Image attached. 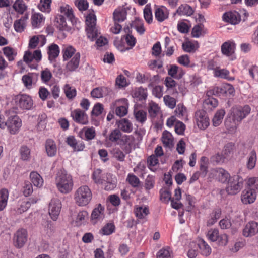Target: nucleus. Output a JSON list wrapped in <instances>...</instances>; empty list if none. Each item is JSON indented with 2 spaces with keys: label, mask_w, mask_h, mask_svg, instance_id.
Wrapping results in <instances>:
<instances>
[{
  "label": "nucleus",
  "mask_w": 258,
  "mask_h": 258,
  "mask_svg": "<svg viewBox=\"0 0 258 258\" xmlns=\"http://www.w3.org/2000/svg\"><path fill=\"white\" fill-rule=\"evenodd\" d=\"M55 183L58 190L64 194L70 192L74 185L72 176L64 170H60L56 174Z\"/></svg>",
  "instance_id": "1"
},
{
  "label": "nucleus",
  "mask_w": 258,
  "mask_h": 258,
  "mask_svg": "<svg viewBox=\"0 0 258 258\" xmlns=\"http://www.w3.org/2000/svg\"><path fill=\"white\" fill-rule=\"evenodd\" d=\"M6 120L0 115V127L4 128L7 127L9 132L12 134H16L21 126V121L19 117L12 111L8 110L5 112Z\"/></svg>",
  "instance_id": "2"
},
{
  "label": "nucleus",
  "mask_w": 258,
  "mask_h": 258,
  "mask_svg": "<svg viewBox=\"0 0 258 258\" xmlns=\"http://www.w3.org/2000/svg\"><path fill=\"white\" fill-rule=\"evenodd\" d=\"M92 198L91 190L86 185L80 186L76 191L74 195L76 203L80 206H84L88 205Z\"/></svg>",
  "instance_id": "3"
},
{
  "label": "nucleus",
  "mask_w": 258,
  "mask_h": 258,
  "mask_svg": "<svg viewBox=\"0 0 258 258\" xmlns=\"http://www.w3.org/2000/svg\"><path fill=\"white\" fill-rule=\"evenodd\" d=\"M91 11L92 12H90L86 16V24L87 27L86 31L87 37L92 41H93L98 36V30L96 27V17L94 14V11L93 10Z\"/></svg>",
  "instance_id": "4"
},
{
  "label": "nucleus",
  "mask_w": 258,
  "mask_h": 258,
  "mask_svg": "<svg viewBox=\"0 0 258 258\" xmlns=\"http://www.w3.org/2000/svg\"><path fill=\"white\" fill-rule=\"evenodd\" d=\"M243 185V179L239 175H234L229 178L226 187L229 195H234L240 192Z\"/></svg>",
  "instance_id": "5"
},
{
  "label": "nucleus",
  "mask_w": 258,
  "mask_h": 258,
  "mask_svg": "<svg viewBox=\"0 0 258 258\" xmlns=\"http://www.w3.org/2000/svg\"><path fill=\"white\" fill-rule=\"evenodd\" d=\"M250 111L251 108L248 105L235 106L231 109V115L234 121L240 122L250 113Z\"/></svg>",
  "instance_id": "6"
},
{
  "label": "nucleus",
  "mask_w": 258,
  "mask_h": 258,
  "mask_svg": "<svg viewBox=\"0 0 258 258\" xmlns=\"http://www.w3.org/2000/svg\"><path fill=\"white\" fill-rule=\"evenodd\" d=\"M28 234L26 229H18L14 234L13 242L14 246L17 248H21L27 241Z\"/></svg>",
  "instance_id": "7"
},
{
  "label": "nucleus",
  "mask_w": 258,
  "mask_h": 258,
  "mask_svg": "<svg viewBox=\"0 0 258 258\" xmlns=\"http://www.w3.org/2000/svg\"><path fill=\"white\" fill-rule=\"evenodd\" d=\"M15 100L17 105L23 109H30L33 105V101L31 98L26 94L16 96Z\"/></svg>",
  "instance_id": "8"
},
{
  "label": "nucleus",
  "mask_w": 258,
  "mask_h": 258,
  "mask_svg": "<svg viewBox=\"0 0 258 258\" xmlns=\"http://www.w3.org/2000/svg\"><path fill=\"white\" fill-rule=\"evenodd\" d=\"M195 118L199 128L205 130L209 125V119L207 112L203 110H199L196 112Z\"/></svg>",
  "instance_id": "9"
},
{
  "label": "nucleus",
  "mask_w": 258,
  "mask_h": 258,
  "mask_svg": "<svg viewBox=\"0 0 258 258\" xmlns=\"http://www.w3.org/2000/svg\"><path fill=\"white\" fill-rule=\"evenodd\" d=\"M61 204L59 200L54 199L51 200L49 206V213L53 220H56L59 215Z\"/></svg>",
  "instance_id": "10"
},
{
  "label": "nucleus",
  "mask_w": 258,
  "mask_h": 258,
  "mask_svg": "<svg viewBox=\"0 0 258 258\" xmlns=\"http://www.w3.org/2000/svg\"><path fill=\"white\" fill-rule=\"evenodd\" d=\"M256 197V192L252 188H247L242 191L241 199L244 204H250L255 201Z\"/></svg>",
  "instance_id": "11"
},
{
  "label": "nucleus",
  "mask_w": 258,
  "mask_h": 258,
  "mask_svg": "<svg viewBox=\"0 0 258 258\" xmlns=\"http://www.w3.org/2000/svg\"><path fill=\"white\" fill-rule=\"evenodd\" d=\"M73 120L80 124H86L88 122V117L84 111L80 109H75L71 113Z\"/></svg>",
  "instance_id": "12"
},
{
  "label": "nucleus",
  "mask_w": 258,
  "mask_h": 258,
  "mask_svg": "<svg viewBox=\"0 0 258 258\" xmlns=\"http://www.w3.org/2000/svg\"><path fill=\"white\" fill-rule=\"evenodd\" d=\"M258 233V223L251 221L246 224L243 229V235L245 237H251Z\"/></svg>",
  "instance_id": "13"
},
{
  "label": "nucleus",
  "mask_w": 258,
  "mask_h": 258,
  "mask_svg": "<svg viewBox=\"0 0 258 258\" xmlns=\"http://www.w3.org/2000/svg\"><path fill=\"white\" fill-rule=\"evenodd\" d=\"M130 137L128 135H121L117 144L120 146L125 154L130 153L132 151L131 144L130 143Z\"/></svg>",
  "instance_id": "14"
},
{
  "label": "nucleus",
  "mask_w": 258,
  "mask_h": 258,
  "mask_svg": "<svg viewBox=\"0 0 258 258\" xmlns=\"http://www.w3.org/2000/svg\"><path fill=\"white\" fill-rule=\"evenodd\" d=\"M223 20L226 22L235 25L240 21V16L237 12H229L224 14Z\"/></svg>",
  "instance_id": "15"
},
{
  "label": "nucleus",
  "mask_w": 258,
  "mask_h": 258,
  "mask_svg": "<svg viewBox=\"0 0 258 258\" xmlns=\"http://www.w3.org/2000/svg\"><path fill=\"white\" fill-rule=\"evenodd\" d=\"M104 208L99 204L97 207L94 208L92 212L91 219L94 224H95L98 220L104 217Z\"/></svg>",
  "instance_id": "16"
},
{
  "label": "nucleus",
  "mask_w": 258,
  "mask_h": 258,
  "mask_svg": "<svg viewBox=\"0 0 258 258\" xmlns=\"http://www.w3.org/2000/svg\"><path fill=\"white\" fill-rule=\"evenodd\" d=\"M116 124L119 128V130L123 132L130 133L133 130L132 123L126 118L121 119L117 121Z\"/></svg>",
  "instance_id": "17"
},
{
  "label": "nucleus",
  "mask_w": 258,
  "mask_h": 258,
  "mask_svg": "<svg viewBox=\"0 0 258 258\" xmlns=\"http://www.w3.org/2000/svg\"><path fill=\"white\" fill-rule=\"evenodd\" d=\"M46 152L49 157L54 156L56 154L57 148L54 141L52 139H47L45 142Z\"/></svg>",
  "instance_id": "18"
},
{
  "label": "nucleus",
  "mask_w": 258,
  "mask_h": 258,
  "mask_svg": "<svg viewBox=\"0 0 258 258\" xmlns=\"http://www.w3.org/2000/svg\"><path fill=\"white\" fill-rule=\"evenodd\" d=\"M127 12L125 8H119L113 12V19L115 22H122L126 18Z\"/></svg>",
  "instance_id": "19"
},
{
  "label": "nucleus",
  "mask_w": 258,
  "mask_h": 258,
  "mask_svg": "<svg viewBox=\"0 0 258 258\" xmlns=\"http://www.w3.org/2000/svg\"><path fill=\"white\" fill-rule=\"evenodd\" d=\"M56 19L59 23L58 28L60 30L69 31L71 29V26L73 25V24H71V21L67 23L66 18L63 16L59 15Z\"/></svg>",
  "instance_id": "20"
},
{
  "label": "nucleus",
  "mask_w": 258,
  "mask_h": 258,
  "mask_svg": "<svg viewBox=\"0 0 258 258\" xmlns=\"http://www.w3.org/2000/svg\"><path fill=\"white\" fill-rule=\"evenodd\" d=\"M56 19L59 23L58 28L60 30L69 31L71 29V26L73 25V24H71V21L67 23L66 18L63 16L59 15Z\"/></svg>",
  "instance_id": "21"
},
{
  "label": "nucleus",
  "mask_w": 258,
  "mask_h": 258,
  "mask_svg": "<svg viewBox=\"0 0 258 258\" xmlns=\"http://www.w3.org/2000/svg\"><path fill=\"white\" fill-rule=\"evenodd\" d=\"M56 19L59 23L58 28L60 30L69 31L71 29V26L73 25V24H71V21L67 23L66 18L63 16L59 15Z\"/></svg>",
  "instance_id": "22"
},
{
  "label": "nucleus",
  "mask_w": 258,
  "mask_h": 258,
  "mask_svg": "<svg viewBox=\"0 0 258 258\" xmlns=\"http://www.w3.org/2000/svg\"><path fill=\"white\" fill-rule=\"evenodd\" d=\"M217 179L221 183H225L227 181L228 179L231 177L229 174L223 168H217L216 170Z\"/></svg>",
  "instance_id": "23"
},
{
  "label": "nucleus",
  "mask_w": 258,
  "mask_h": 258,
  "mask_svg": "<svg viewBox=\"0 0 258 258\" xmlns=\"http://www.w3.org/2000/svg\"><path fill=\"white\" fill-rule=\"evenodd\" d=\"M80 54L77 53L67 64V69L70 71H74L78 68L80 62Z\"/></svg>",
  "instance_id": "24"
},
{
  "label": "nucleus",
  "mask_w": 258,
  "mask_h": 258,
  "mask_svg": "<svg viewBox=\"0 0 258 258\" xmlns=\"http://www.w3.org/2000/svg\"><path fill=\"white\" fill-rule=\"evenodd\" d=\"M162 141L164 146L171 148L173 146L172 135L169 132L165 131L162 134Z\"/></svg>",
  "instance_id": "25"
},
{
  "label": "nucleus",
  "mask_w": 258,
  "mask_h": 258,
  "mask_svg": "<svg viewBox=\"0 0 258 258\" xmlns=\"http://www.w3.org/2000/svg\"><path fill=\"white\" fill-rule=\"evenodd\" d=\"M60 11L63 13L68 19L69 21H71V24H73L76 22L75 16L73 14V11L69 5H66L65 7H60Z\"/></svg>",
  "instance_id": "26"
},
{
  "label": "nucleus",
  "mask_w": 258,
  "mask_h": 258,
  "mask_svg": "<svg viewBox=\"0 0 258 258\" xmlns=\"http://www.w3.org/2000/svg\"><path fill=\"white\" fill-rule=\"evenodd\" d=\"M59 49L57 45L52 44L48 47V54L49 55L48 59L50 61H52L53 59H55L59 55Z\"/></svg>",
  "instance_id": "27"
},
{
  "label": "nucleus",
  "mask_w": 258,
  "mask_h": 258,
  "mask_svg": "<svg viewBox=\"0 0 258 258\" xmlns=\"http://www.w3.org/2000/svg\"><path fill=\"white\" fill-rule=\"evenodd\" d=\"M192 8L188 5H181L178 7L176 13L179 15L191 16L194 13Z\"/></svg>",
  "instance_id": "28"
},
{
  "label": "nucleus",
  "mask_w": 258,
  "mask_h": 258,
  "mask_svg": "<svg viewBox=\"0 0 258 258\" xmlns=\"http://www.w3.org/2000/svg\"><path fill=\"white\" fill-rule=\"evenodd\" d=\"M30 178L33 185L37 187H41L43 183L41 176L36 172H32L30 174Z\"/></svg>",
  "instance_id": "29"
},
{
  "label": "nucleus",
  "mask_w": 258,
  "mask_h": 258,
  "mask_svg": "<svg viewBox=\"0 0 258 258\" xmlns=\"http://www.w3.org/2000/svg\"><path fill=\"white\" fill-rule=\"evenodd\" d=\"M20 158L23 161H28L31 158L30 149L26 146L23 145L19 150Z\"/></svg>",
  "instance_id": "30"
},
{
  "label": "nucleus",
  "mask_w": 258,
  "mask_h": 258,
  "mask_svg": "<svg viewBox=\"0 0 258 258\" xmlns=\"http://www.w3.org/2000/svg\"><path fill=\"white\" fill-rule=\"evenodd\" d=\"M8 196L7 189L4 188L0 190V211L3 210L7 206Z\"/></svg>",
  "instance_id": "31"
},
{
  "label": "nucleus",
  "mask_w": 258,
  "mask_h": 258,
  "mask_svg": "<svg viewBox=\"0 0 258 258\" xmlns=\"http://www.w3.org/2000/svg\"><path fill=\"white\" fill-rule=\"evenodd\" d=\"M131 27L135 28L138 33L142 35L145 31V28L142 21L139 18H136L134 22L131 24Z\"/></svg>",
  "instance_id": "32"
},
{
  "label": "nucleus",
  "mask_w": 258,
  "mask_h": 258,
  "mask_svg": "<svg viewBox=\"0 0 258 258\" xmlns=\"http://www.w3.org/2000/svg\"><path fill=\"white\" fill-rule=\"evenodd\" d=\"M38 76V74L36 73H28L22 77V80L25 86L29 89L32 86L33 78L35 77L37 78Z\"/></svg>",
  "instance_id": "33"
},
{
  "label": "nucleus",
  "mask_w": 258,
  "mask_h": 258,
  "mask_svg": "<svg viewBox=\"0 0 258 258\" xmlns=\"http://www.w3.org/2000/svg\"><path fill=\"white\" fill-rule=\"evenodd\" d=\"M225 114V111L224 109L218 110L215 113L212 120L213 125L215 126L219 125L222 122Z\"/></svg>",
  "instance_id": "34"
},
{
  "label": "nucleus",
  "mask_w": 258,
  "mask_h": 258,
  "mask_svg": "<svg viewBox=\"0 0 258 258\" xmlns=\"http://www.w3.org/2000/svg\"><path fill=\"white\" fill-rule=\"evenodd\" d=\"M14 9L20 14H23L26 10L27 6L23 0H16L13 6Z\"/></svg>",
  "instance_id": "35"
},
{
  "label": "nucleus",
  "mask_w": 258,
  "mask_h": 258,
  "mask_svg": "<svg viewBox=\"0 0 258 258\" xmlns=\"http://www.w3.org/2000/svg\"><path fill=\"white\" fill-rule=\"evenodd\" d=\"M101 173L102 170L100 169H97L93 172L92 178L96 184H102L105 181Z\"/></svg>",
  "instance_id": "36"
},
{
  "label": "nucleus",
  "mask_w": 258,
  "mask_h": 258,
  "mask_svg": "<svg viewBox=\"0 0 258 258\" xmlns=\"http://www.w3.org/2000/svg\"><path fill=\"white\" fill-rule=\"evenodd\" d=\"M134 115L138 122L143 124L147 119V112L143 110L134 111Z\"/></svg>",
  "instance_id": "37"
},
{
  "label": "nucleus",
  "mask_w": 258,
  "mask_h": 258,
  "mask_svg": "<svg viewBox=\"0 0 258 258\" xmlns=\"http://www.w3.org/2000/svg\"><path fill=\"white\" fill-rule=\"evenodd\" d=\"M256 160V152L252 150L249 154L247 162V167L249 169H252L255 167Z\"/></svg>",
  "instance_id": "38"
},
{
  "label": "nucleus",
  "mask_w": 258,
  "mask_h": 258,
  "mask_svg": "<svg viewBox=\"0 0 258 258\" xmlns=\"http://www.w3.org/2000/svg\"><path fill=\"white\" fill-rule=\"evenodd\" d=\"M198 245L203 255L208 256L211 254V249L204 240H201Z\"/></svg>",
  "instance_id": "39"
},
{
  "label": "nucleus",
  "mask_w": 258,
  "mask_h": 258,
  "mask_svg": "<svg viewBox=\"0 0 258 258\" xmlns=\"http://www.w3.org/2000/svg\"><path fill=\"white\" fill-rule=\"evenodd\" d=\"M221 51L223 54L227 56H230L234 53L231 43L229 41L224 42L221 46Z\"/></svg>",
  "instance_id": "40"
},
{
  "label": "nucleus",
  "mask_w": 258,
  "mask_h": 258,
  "mask_svg": "<svg viewBox=\"0 0 258 258\" xmlns=\"http://www.w3.org/2000/svg\"><path fill=\"white\" fill-rule=\"evenodd\" d=\"M115 230V226L112 223H108L103 227L100 230V233L104 235L111 234Z\"/></svg>",
  "instance_id": "41"
},
{
  "label": "nucleus",
  "mask_w": 258,
  "mask_h": 258,
  "mask_svg": "<svg viewBox=\"0 0 258 258\" xmlns=\"http://www.w3.org/2000/svg\"><path fill=\"white\" fill-rule=\"evenodd\" d=\"M3 53L8 59L11 61L14 60V57L17 53L15 52L13 48L10 46L5 47L3 48Z\"/></svg>",
  "instance_id": "42"
},
{
  "label": "nucleus",
  "mask_w": 258,
  "mask_h": 258,
  "mask_svg": "<svg viewBox=\"0 0 258 258\" xmlns=\"http://www.w3.org/2000/svg\"><path fill=\"white\" fill-rule=\"evenodd\" d=\"M52 0H40L38 5L39 9L42 12L49 13L50 11V5Z\"/></svg>",
  "instance_id": "43"
},
{
  "label": "nucleus",
  "mask_w": 258,
  "mask_h": 258,
  "mask_svg": "<svg viewBox=\"0 0 258 258\" xmlns=\"http://www.w3.org/2000/svg\"><path fill=\"white\" fill-rule=\"evenodd\" d=\"M135 213L138 218L143 219L148 215L149 211L147 207L143 208L142 207H139L136 209Z\"/></svg>",
  "instance_id": "44"
},
{
  "label": "nucleus",
  "mask_w": 258,
  "mask_h": 258,
  "mask_svg": "<svg viewBox=\"0 0 258 258\" xmlns=\"http://www.w3.org/2000/svg\"><path fill=\"white\" fill-rule=\"evenodd\" d=\"M64 91L67 97L69 99H72L76 95V90L72 88L69 85L66 84L64 87Z\"/></svg>",
  "instance_id": "45"
},
{
  "label": "nucleus",
  "mask_w": 258,
  "mask_h": 258,
  "mask_svg": "<svg viewBox=\"0 0 258 258\" xmlns=\"http://www.w3.org/2000/svg\"><path fill=\"white\" fill-rule=\"evenodd\" d=\"M159 107L158 105L155 103H152L149 104V106L148 108V112L151 117L154 118L155 117L158 113L159 111Z\"/></svg>",
  "instance_id": "46"
},
{
  "label": "nucleus",
  "mask_w": 258,
  "mask_h": 258,
  "mask_svg": "<svg viewBox=\"0 0 258 258\" xmlns=\"http://www.w3.org/2000/svg\"><path fill=\"white\" fill-rule=\"evenodd\" d=\"M121 135L122 134L119 129H114L109 134L108 139L112 142H117Z\"/></svg>",
  "instance_id": "47"
},
{
  "label": "nucleus",
  "mask_w": 258,
  "mask_h": 258,
  "mask_svg": "<svg viewBox=\"0 0 258 258\" xmlns=\"http://www.w3.org/2000/svg\"><path fill=\"white\" fill-rule=\"evenodd\" d=\"M43 19V17L42 15L39 13L33 14L31 18L32 26L35 28L37 27L42 22Z\"/></svg>",
  "instance_id": "48"
},
{
  "label": "nucleus",
  "mask_w": 258,
  "mask_h": 258,
  "mask_svg": "<svg viewBox=\"0 0 258 258\" xmlns=\"http://www.w3.org/2000/svg\"><path fill=\"white\" fill-rule=\"evenodd\" d=\"M155 16L156 19L159 22H162L168 17V16L164 13L163 10L160 8L156 9Z\"/></svg>",
  "instance_id": "49"
},
{
  "label": "nucleus",
  "mask_w": 258,
  "mask_h": 258,
  "mask_svg": "<svg viewBox=\"0 0 258 258\" xmlns=\"http://www.w3.org/2000/svg\"><path fill=\"white\" fill-rule=\"evenodd\" d=\"M160 200L163 202H168L171 200V194L169 189H161L160 190Z\"/></svg>",
  "instance_id": "50"
},
{
  "label": "nucleus",
  "mask_w": 258,
  "mask_h": 258,
  "mask_svg": "<svg viewBox=\"0 0 258 258\" xmlns=\"http://www.w3.org/2000/svg\"><path fill=\"white\" fill-rule=\"evenodd\" d=\"M170 248H163L157 253V258H171Z\"/></svg>",
  "instance_id": "51"
},
{
  "label": "nucleus",
  "mask_w": 258,
  "mask_h": 258,
  "mask_svg": "<svg viewBox=\"0 0 258 258\" xmlns=\"http://www.w3.org/2000/svg\"><path fill=\"white\" fill-rule=\"evenodd\" d=\"M207 236L211 241H216L219 238V231L216 229H211L208 231Z\"/></svg>",
  "instance_id": "52"
},
{
  "label": "nucleus",
  "mask_w": 258,
  "mask_h": 258,
  "mask_svg": "<svg viewBox=\"0 0 258 258\" xmlns=\"http://www.w3.org/2000/svg\"><path fill=\"white\" fill-rule=\"evenodd\" d=\"M247 184L248 188H252L253 190H258V178L252 177L248 179Z\"/></svg>",
  "instance_id": "53"
},
{
  "label": "nucleus",
  "mask_w": 258,
  "mask_h": 258,
  "mask_svg": "<svg viewBox=\"0 0 258 258\" xmlns=\"http://www.w3.org/2000/svg\"><path fill=\"white\" fill-rule=\"evenodd\" d=\"M52 75L47 68L41 71V78L43 82H48L52 78Z\"/></svg>",
  "instance_id": "54"
},
{
  "label": "nucleus",
  "mask_w": 258,
  "mask_h": 258,
  "mask_svg": "<svg viewBox=\"0 0 258 258\" xmlns=\"http://www.w3.org/2000/svg\"><path fill=\"white\" fill-rule=\"evenodd\" d=\"M103 110V105L100 103H97L94 105L91 114L92 115L98 116L102 113Z\"/></svg>",
  "instance_id": "55"
},
{
  "label": "nucleus",
  "mask_w": 258,
  "mask_h": 258,
  "mask_svg": "<svg viewBox=\"0 0 258 258\" xmlns=\"http://www.w3.org/2000/svg\"><path fill=\"white\" fill-rule=\"evenodd\" d=\"M164 101L165 104L171 109H173L176 105V100L169 95H165L164 97Z\"/></svg>",
  "instance_id": "56"
},
{
  "label": "nucleus",
  "mask_w": 258,
  "mask_h": 258,
  "mask_svg": "<svg viewBox=\"0 0 258 258\" xmlns=\"http://www.w3.org/2000/svg\"><path fill=\"white\" fill-rule=\"evenodd\" d=\"M204 25L202 24L195 25L192 29L191 35L193 37H199L201 35V32Z\"/></svg>",
  "instance_id": "57"
},
{
  "label": "nucleus",
  "mask_w": 258,
  "mask_h": 258,
  "mask_svg": "<svg viewBox=\"0 0 258 258\" xmlns=\"http://www.w3.org/2000/svg\"><path fill=\"white\" fill-rule=\"evenodd\" d=\"M75 4L80 11L86 10L88 8L87 0H76Z\"/></svg>",
  "instance_id": "58"
},
{
  "label": "nucleus",
  "mask_w": 258,
  "mask_h": 258,
  "mask_svg": "<svg viewBox=\"0 0 258 258\" xmlns=\"http://www.w3.org/2000/svg\"><path fill=\"white\" fill-rule=\"evenodd\" d=\"M234 148V143L232 142L228 143L224 146V149L223 150V152L224 153L226 157L229 156L232 153Z\"/></svg>",
  "instance_id": "59"
},
{
  "label": "nucleus",
  "mask_w": 258,
  "mask_h": 258,
  "mask_svg": "<svg viewBox=\"0 0 258 258\" xmlns=\"http://www.w3.org/2000/svg\"><path fill=\"white\" fill-rule=\"evenodd\" d=\"M144 17L148 23L150 24L152 22L153 16L151 8L147 7L144 8Z\"/></svg>",
  "instance_id": "60"
},
{
  "label": "nucleus",
  "mask_w": 258,
  "mask_h": 258,
  "mask_svg": "<svg viewBox=\"0 0 258 258\" xmlns=\"http://www.w3.org/2000/svg\"><path fill=\"white\" fill-rule=\"evenodd\" d=\"M129 183L133 187H138L140 183L139 179L135 175L129 174L127 179Z\"/></svg>",
  "instance_id": "61"
},
{
  "label": "nucleus",
  "mask_w": 258,
  "mask_h": 258,
  "mask_svg": "<svg viewBox=\"0 0 258 258\" xmlns=\"http://www.w3.org/2000/svg\"><path fill=\"white\" fill-rule=\"evenodd\" d=\"M115 84L119 88L125 87L127 85L125 77L122 75L118 76L116 79Z\"/></svg>",
  "instance_id": "62"
},
{
  "label": "nucleus",
  "mask_w": 258,
  "mask_h": 258,
  "mask_svg": "<svg viewBox=\"0 0 258 258\" xmlns=\"http://www.w3.org/2000/svg\"><path fill=\"white\" fill-rule=\"evenodd\" d=\"M23 194L26 196H29L33 192V188L31 183L29 181H25L23 186Z\"/></svg>",
  "instance_id": "63"
},
{
  "label": "nucleus",
  "mask_w": 258,
  "mask_h": 258,
  "mask_svg": "<svg viewBox=\"0 0 258 258\" xmlns=\"http://www.w3.org/2000/svg\"><path fill=\"white\" fill-rule=\"evenodd\" d=\"M75 52V49L72 46H69L66 48L63 54V58L64 60H66L71 58L73 54H74Z\"/></svg>",
  "instance_id": "64"
}]
</instances>
